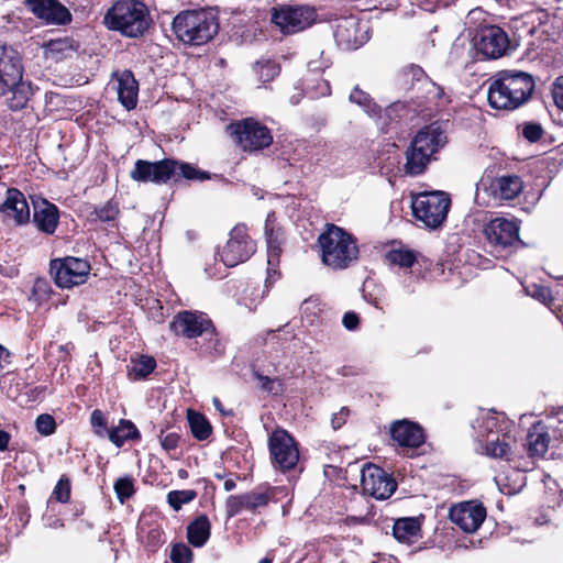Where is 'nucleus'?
Instances as JSON below:
<instances>
[{"instance_id":"60","label":"nucleus","mask_w":563,"mask_h":563,"mask_svg":"<svg viewBox=\"0 0 563 563\" xmlns=\"http://www.w3.org/2000/svg\"><path fill=\"white\" fill-rule=\"evenodd\" d=\"M179 435L175 432L161 437V444L166 451L175 450L178 446Z\"/></svg>"},{"instance_id":"61","label":"nucleus","mask_w":563,"mask_h":563,"mask_svg":"<svg viewBox=\"0 0 563 563\" xmlns=\"http://www.w3.org/2000/svg\"><path fill=\"white\" fill-rule=\"evenodd\" d=\"M350 410L346 407H342L340 411L332 415L331 424L334 430L340 429L346 421Z\"/></svg>"},{"instance_id":"8","label":"nucleus","mask_w":563,"mask_h":563,"mask_svg":"<svg viewBox=\"0 0 563 563\" xmlns=\"http://www.w3.org/2000/svg\"><path fill=\"white\" fill-rule=\"evenodd\" d=\"M227 132L243 151H260L273 143L269 129L253 118L229 124Z\"/></svg>"},{"instance_id":"22","label":"nucleus","mask_w":563,"mask_h":563,"mask_svg":"<svg viewBox=\"0 0 563 563\" xmlns=\"http://www.w3.org/2000/svg\"><path fill=\"white\" fill-rule=\"evenodd\" d=\"M31 200L36 228L45 234H53L59 222L58 208L42 197H31Z\"/></svg>"},{"instance_id":"1","label":"nucleus","mask_w":563,"mask_h":563,"mask_svg":"<svg viewBox=\"0 0 563 563\" xmlns=\"http://www.w3.org/2000/svg\"><path fill=\"white\" fill-rule=\"evenodd\" d=\"M536 81L531 74L505 69L490 79L487 99L496 110L514 111L525 106L532 97Z\"/></svg>"},{"instance_id":"46","label":"nucleus","mask_w":563,"mask_h":563,"mask_svg":"<svg viewBox=\"0 0 563 563\" xmlns=\"http://www.w3.org/2000/svg\"><path fill=\"white\" fill-rule=\"evenodd\" d=\"M176 175H180L189 180H206L210 178L208 172L197 169L188 163H178L176 161Z\"/></svg>"},{"instance_id":"10","label":"nucleus","mask_w":563,"mask_h":563,"mask_svg":"<svg viewBox=\"0 0 563 563\" xmlns=\"http://www.w3.org/2000/svg\"><path fill=\"white\" fill-rule=\"evenodd\" d=\"M268 451L274 470L291 471L299 461V449L294 437L285 429L274 430L268 438Z\"/></svg>"},{"instance_id":"16","label":"nucleus","mask_w":563,"mask_h":563,"mask_svg":"<svg viewBox=\"0 0 563 563\" xmlns=\"http://www.w3.org/2000/svg\"><path fill=\"white\" fill-rule=\"evenodd\" d=\"M486 508L476 500L453 505L449 511L450 520L466 533L476 532L486 518Z\"/></svg>"},{"instance_id":"4","label":"nucleus","mask_w":563,"mask_h":563,"mask_svg":"<svg viewBox=\"0 0 563 563\" xmlns=\"http://www.w3.org/2000/svg\"><path fill=\"white\" fill-rule=\"evenodd\" d=\"M172 29L181 43L201 46L210 42L219 32L218 16L208 10H187L178 13Z\"/></svg>"},{"instance_id":"20","label":"nucleus","mask_w":563,"mask_h":563,"mask_svg":"<svg viewBox=\"0 0 563 563\" xmlns=\"http://www.w3.org/2000/svg\"><path fill=\"white\" fill-rule=\"evenodd\" d=\"M0 213L4 221H12L15 225L29 223L30 207L24 194L18 188H8L3 201L0 202Z\"/></svg>"},{"instance_id":"47","label":"nucleus","mask_w":563,"mask_h":563,"mask_svg":"<svg viewBox=\"0 0 563 563\" xmlns=\"http://www.w3.org/2000/svg\"><path fill=\"white\" fill-rule=\"evenodd\" d=\"M243 499L246 503V509L256 510L268 504L269 496L266 492H250L243 494Z\"/></svg>"},{"instance_id":"39","label":"nucleus","mask_w":563,"mask_h":563,"mask_svg":"<svg viewBox=\"0 0 563 563\" xmlns=\"http://www.w3.org/2000/svg\"><path fill=\"white\" fill-rule=\"evenodd\" d=\"M187 419L191 434L195 439L203 441L210 437L212 427L203 415L192 409H188Z\"/></svg>"},{"instance_id":"13","label":"nucleus","mask_w":563,"mask_h":563,"mask_svg":"<svg viewBox=\"0 0 563 563\" xmlns=\"http://www.w3.org/2000/svg\"><path fill=\"white\" fill-rule=\"evenodd\" d=\"M331 27L336 45L344 51L357 49L368 41L367 29L354 15L335 19Z\"/></svg>"},{"instance_id":"5","label":"nucleus","mask_w":563,"mask_h":563,"mask_svg":"<svg viewBox=\"0 0 563 563\" xmlns=\"http://www.w3.org/2000/svg\"><path fill=\"white\" fill-rule=\"evenodd\" d=\"M318 242L323 264L332 269H345L358 258L360 250L356 239L335 224H327Z\"/></svg>"},{"instance_id":"9","label":"nucleus","mask_w":563,"mask_h":563,"mask_svg":"<svg viewBox=\"0 0 563 563\" xmlns=\"http://www.w3.org/2000/svg\"><path fill=\"white\" fill-rule=\"evenodd\" d=\"M317 11L310 5H278L271 10V21L285 35L296 34L316 23Z\"/></svg>"},{"instance_id":"23","label":"nucleus","mask_w":563,"mask_h":563,"mask_svg":"<svg viewBox=\"0 0 563 563\" xmlns=\"http://www.w3.org/2000/svg\"><path fill=\"white\" fill-rule=\"evenodd\" d=\"M390 437L404 448L417 449L424 443L426 435L423 429L409 420H398L390 426Z\"/></svg>"},{"instance_id":"64","label":"nucleus","mask_w":563,"mask_h":563,"mask_svg":"<svg viewBox=\"0 0 563 563\" xmlns=\"http://www.w3.org/2000/svg\"><path fill=\"white\" fill-rule=\"evenodd\" d=\"M408 75H410L411 79L416 81H420L427 76L424 70L418 65H410L408 68Z\"/></svg>"},{"instance_id":"17","label":"nucleus","mask_w":563,"mask_h":563,"mask_svg":"<svg viewBox=\"0 0 563 563\" xmlns=\"http://www.w3.org/2000/svg\"><path fill=\"white\" fill-rule=\"evenodd\" d=\"M486 240L495 247L506 249L519 243V225L515 219L495 218L484 227Z\"/></svg>"},{"instance_id":"27","label":"nucleus","mask_w":563,"mask_h":563,"mask_svg":"<svg viewBox=\"0 0 563 563\" xmlns=\"http://www.w3.org/2000/svg\"><path fill=\"white\" fill-rule=\"evenodd\" d=\"M413 140L432 156L448 143L446 134L438 123L420 129Z\"/></svg>"},{"instance_id":"15","label":"nucleus","mask_w":563,"mask_h":563,"mask_svg":"<svg viewBox=\"0 0 563 563\" xmlns=\"http://www.w3.org/2000/svg\"><path fill=\"white\" fill-rule=\"evenodd\" d=\"M176 161L165 158L157 162L137 159L130 177L139 183L166 184L176 176Z\"/></svg>"},{"instance_id":"28","label":"nucleus","mask_w":563,"mask_h":563,"mask_svg":"<svg viewBox=\"0 0 563 563\" xmlns=\"http://www.w3.org/2000/svg\"><path fill=\"white\" fill-rule=\"evenodd\" d=\"M32 86L29 81L20 79L16 84L0 87V95L7 96L5 102L12 111L23 109L32 96Z\"/></svg>"},{"instance_id":"6","label":"nucleus","mask_w":563,"mask_h":563,"mask_svg":"<svg viewBox=\"0 0 563 563\" xmlns=\"http://www.w3.org/2000/svg\"><path fill=\"white\" fill-rule=\"evenodd\" d=\"M451 199L444 191H426L417 195L412 202V214L417 221L431 230L440 228L448 217Z\"/></svg>"},{"instance_id":"31","label":"nucleus","mask_w":563,"mask_h":563,"mask_svg":"<svg viewBox=\"0 0 563 563\" xmlns=\"http://www.w3.org/2000/svg\"><path fill=\"white\" fill-rule=\"evenodd\" d=\"M274 213L268 214L266 219L265 224V235H266V242H267V278L265 282V287L268 288L272 284L273 276L276 275V267L279 262V255H280V245L278 241L277 234L274 233L273 228L269 227L271 217H273Z\"/></svg>"},{"instance_id":"50","label":"nucleus","mask_w":563,"mask_h":563,"mask_svg":"<svg viewBox=\"0 0 563 563\" xmlns=\"http://www.w3.org/2000/svg\"><path fill=\"white\" fill-rule=\"evenodd\" d=\"M96 214L102 222L113 221L119 214V205L113 200H109L96 209Z\"/></svg>"},{"instance_id":"21","label":"nucleus","mask_w":563,"mask_h":563,"mask_svg":"<svg viewBox=\"0 0 563 563\" xmlns=\"http://www.w3.org/2000/svg\"><path fill=\"white\" fill-rule=\"evenodd\" d=\"M211 320L203 313L197 311H181L177 313L170 322V330L188 339L201 336L206 331H210Z\"/></svg>"},{"instance_id":"54","label":"nucleus","mask_w":563,"mask_h":563,"mask_svg":"<svg viewBox=\"0 0 563 563\" xmlns=\"http://www.w3.org/2000/svg\"><path fill=\"white\" fill-rule=\"evenodd\" d=\"M90 423L95 433L100 438H108L109 429L107 427V419L102 411L96 409L91 412Z\"/></svg>"},{"instance_id":"36","label":"nucleus","mask_w":563,"mask_h":563,"mask_svg":"<svg viewBox=\"0 0 563 563\" xmlns=\"http://www.w3.org/2000/svg\"><path fill=\"white\" fill-rule=\"evenodd\" d=\"M349 101L358 106L368 117L375 118L380 114L379 106L369 93L355 86L349 95Z\"/></svg>"},{"instance_id":"38","label":"nucleus","mask_w":563,"mask_h":563,"mask_svg":"<svg viewBox=\"0 0 563 563\" xmlns=\"http://www.w3.org/2000/svg\"><path fill=\"white\" fill-rule=\"evenodd\" d=\"M156 367V361L153 356L142 355L136 360H131L128 365V376L132 380H140L147 377Z\"/></svg>"},{"instance_id":"55","label":"nucleus","mask_w":563,"mask_h":563,"mask_svg":"<svg viewBox=\"0 0 563 563\" xmlns=\"http://www.w3.org/2000/svg\"><path fill=\"white\" fill-rule=\"evenodd\" d=\"M242 509H246V503L242 495H232L225 501V511L228 518L236 516Z\"/></svg>"},{"instance_id":"35","label":"nucleus","mask_w":563,"mask_h":563,"mask_svg":"<svg viewBox=\"0 0 563 563\" xmlns=\"http://www.w3.org/2000/svg\"><path fill=\"white\" fill-rule=\"evenodd\" d=\"M76 48V42L70 37L51 40L44 44L45 56L55 60L65 58Z\"/></svg>"},{"instance_id":"62","label":"nucleus","mask_w":563,"mask_h":563,"mask_svg":"<svg viewBox=\"0 0 563 563\" xmlns=\"http://www.w3.org/2000/svg\"><path fill=\"white\" fill-rule=\"evenodd\" d=\"M358 323H360V318L355 312L349 311V312L344 313V316L342 318V324L344 325V328L346 330H349V331L355 330L358 327Z\"/></svg>"},{"instance_id":"19","label":"nucleus","mask_w":563,"mask_h":563,"mask_svg":"<svg viewBox=\"0 0 563 563\" xmlns=\"http://www.w3.org/2000/svg\"><path fill=\"white\" fill-rule=\"evenodd\" d=\"M508 46L507 33L497 25H485L477 33L476 47L487 58L501 57L507 52Z\"/></svg>"},{"instance_id":"59","label":"nucleus","mask_w":563,"mask_h":563,"mask_svg":"<svg viewBox=\"0 0 563 563\" xmlns=\"http://www.w3.org/2000/svg\"><path fill=\"white\" fill-rule=\"evenodd\" d=\"M552 97L554 103L563 110V75L559 76L552 85Z\"/></svg>"},{"instance_id":"30","label":"nucleus","mask_w":563,"mask_h":563,"mask_svg":"<svg viewBox=\"0 0 563 563\" xmlns=\"http://www.w3.org/2000/svg\"><path fill=\"white\" fill-rule=\"evenodd\" d=\"M302 90L310 99L327 97L331 93L330 84L319 75L316 62L308 64V75L302 79Z\"/></svg>"},{"instance_id":"53","label":"nucleus","mask_w":563,"mask_h":563,"mask_svg":"<svg viewBox=\"0 0 563 563\" xmlns=\"http://www.w3.org/2000/svg\"><path fill=\"white\" fill-rule=\"evenodd\" d=\"M36 430L42 435H51L56 430V422L53 416L48 413L40 415L35 420Z\"/></svg>"},{"instance_id":"58","label":"nucleus","mask_w":563,"mask_h":563,"mask_svg":"<svg viewBox=\"0 0 563 563\" xmlns=\"http://www.w3.org/2000/svg\"><path fill=\"white\" fill-rule=\"evenodd\" d=\"M408 114V109H407V104L405 102H401V101H396L391 104H389L386 109H385V115L390 120V121H395V120H398V119H402L404 117H406Z\"/></svg>"},{"instance_id":"32","label":"nucleus","mask_w":563,"mask_h":563,"mask_svg":"<svg viewBox=\"0 0 563 563\" xmlns=\"http://www.w3.org/2000/svg\"><path fill=\"white\" fill-rule=\"evenodd\" d=\"M421 526L417 518L405 517L394 522L393 536L401 543L411 544L420 536Z\"/></svg>"},{"instance_id":"33","label":"nucleus","mask_w":563,"mask_h":563,"mask_svg":"<svg viewBox=\"0 0 563 563\" xmlns=\"http://www.w3.org/2000/svg\"><path fill=\"white\" fill-rule=\"evenodd\" d=\"M211 534V523L206 515H199L187 527V540L195 548H202Z\"/></svg>"},{"instance_id":"24","label":"nucleus","mask_w":563,"mask_h":563,"mask_svg":"<svg viewBox=\"0 0 563 563\" xmlns=\"http://www.w3.org/2000/svg\"><path fill=\"white\" fill-rule=\"evenodd\" d=\"M22 73L20 54L11 46L0 43V87L16 84L22 79Z\"/></svg>"},{"instance_id":"42","label":"nucleus","mask_w":563,"mask_h":563,"mask_svg":"<svg viewBox=\"0 0 563 563\" xmlns=\"http://www.w3.org/2000/svg\"><path fill=\"white\" fill-rule=\"evenodd\" d=\"M254 377L258 380L260 388L273 396H277L283 394L284 391V384L283 382L277 377H269L266 375H263L258 371L254 372Z\"/></svg>"},{"instance_id":"11","label":"nucleus","mask_w":563,"mask_h":563,"mask_svg":"<svg viewBox=\"0 0 563 563\" xmlns=\"http://www.w3.org/2000/svg\"><path fill=\"white\" fill-rule=\"evenodd\" d=\"M87 260L66 256L51 261L49 273L59 288L69 289L86 283L90 273Z\"/></svg>"},{"instance_id":"3","label":"nucleus","mask_w":563,"mask_h":563,"mask_svg":"<svg viewBox=\"0 0 563 563\" xmlns=\"http://www.w3.org/2000/svg\"><path fill=\"white\" fill-rule=\"evenodd\" d=\"M150 12L140 0H117L106 12L103 24L125 37L142 36L150 26Z\"/></svg>"},{"instance_id":"34","label":"nucleus","mask_w":563,"mask_h":563,"mask_svg":"<svg viewBox=\"0 0 563 563\" xmlns=\"http://www.w3.org/2000/svg\"><path fill=\"white\" fill-rule=\"evenodd\" d=\"M141 433L135 424L125 419H121L117 427L109 429L108 439L117 446L121 448L128 440H139Z\"/></svg>"},{"instance_id":"48","label":"nucleus","mask_w":563,"mask_h":563,"mask_svg":"<svg viewBox=\"0 0 563 563\" xmlns=\"http://www.w3.org/2000/svg\"><path fill=\"white\" fill-rule=\"evenodd\" d=\"M544 130L538 122H523L521 124V135L530 143H536L542 139Z\"/></svg>"},{"instance_id":"51","label":"nucleus","mask_w":563,"mask_h":563,"mask_svg":"<svg viewBox=\"0 0 563 563\" xmlns=\"http://www.w3.org/2000/svg\"><path fill=\"white\" fill-rule=\"evenodd\" d=\"M52 291L51 285L45 278H36L32 287V298L37 302L48 299Z\"/></svg>"},{"instance_id":"29","label":"nucleus","mask_w":563,"mask_h":563,"mask_svg":"<svg viewBox=\"0 0 563 563\" xmlns=\"http://www.w3.org/2000/svg\"><path fill=\"white\" fill-rule=\"evenodd\" d=\"M431 158L432 155L424 151L422 146H420L412 139L409 147L406 151V163L404 165V170L407 175L418 176L426 170Z\"/></svg>"},{"instance_id":"12","label":"nucleus","mask_w":563,"mask_h":563,"mask_svg":"<svg viewBox=\"0 0 563 563\" xmlns=\"http://www.w3.org/2000/svg\"><path fill=\"white\" fill-rule=\"evenodd\" d=\"M255 252V243L249 236L245 224H236L229 233V240L218 252L220 261L228 267H234L247 261Z\"/></svg>"},{"instance_id":"45","label":"nucleus","mask_w":563,"mask_h":563,"mask_svg":"<svg viewBox=\"0 0 563 563\" xmlns=\"http://www.w3.org/2000/svg\"><path fill=\"white\" fill-rule=\"evenodd\" d=\"M388 260L391 264L409 268L417 261V256L410 250H393L388 253Z\"/></svg>"},{"instance_id":"25","label":"nucleus","mask_w":563,"mask_h":563,"mask_svg":"<svg viewBox=\"0 0 563 563\" xmlns=\"http://www.w3.org/2000/svg\"><path fill=\"white\" fill-rule=\"evenodd\" d=\"M118 81L117 92L119 102L126 109L133 110L137 104L139 82L129 69L113 73Z\"/></svg>"},{"instance_id":"14","label":"nucleus","mask_w":563,"mask_h":563,"mask_svg":"<svg viewBox=\"0 0 563 563\" xmlns=\"http://www.w3.org/2000/svg\"><path fill=\"white\" fill-rule=\"evenodd\" d=\"M361 486L364 494L384 500L394 494L397 483L385 470L367 463L361 470Z\"/></svg>"},{"instance_id":"43","label":"nucleus","mask_w":563,"mask_h":563,"mask_svg":"<svg viewBox=\"0 0 563 563\" xmlns=\"http://www.w3.org/2000/svg\"><path fill=\"white\" fill-rule=\"evenodd\" d=\"M526 291L529 296L540 301L544 306L549 307L554 311V299L552 297L551 289L543 285L532 284L527 286Z\"/></svg>"},{"instance_id":"7","label":"nucleus","mask_w":563,"mask_h":563,"mask_svg":"<svg viewBox=\"0 0 563 563\" xmlns=\"http://www.w3.org/2000/svg\"><path fill=\"white\" fill-rule=\"evenodd\" d=\"M523 189V183L517 175L497 178L482 177L476 184L475 201L479 206H488L500 201L512 200Z\"/></svg>"},{"instance_id":"40","label":"nucleus","mask_w":563,"mask_h":563,"mask_svg":"<svg viewBox=\"0 0 563 563\" xmlns=\"http://www.w3.org/2000/svg\"><path fill=\"white\" fill-rule=\"evenodd\" d=\"M543 422L551 434L553 445L555 442H563V409L559 410L555 415L548 416Z\"/></svg>"},{"instance_id":"56","label":"nucleus","mask_w":563,"mask_h":563,"mask_svg":"<svg viewBox=\"0 0 563 563\" xmlns=\"http://www.w3.org/2000/svg\"><path fill=\"white\" fill-rule=\"evenodd\" d=\"M56 500H58L59 503H68L69 498H70V482L67 477L65 476H62L55 488H54V492H53Z\"/></svg>"},{"instance_id":"26","label":"nucleus","mask_w":563,"mask_h":563,"mask_svg":"<svg viewBox=\"0 0 563 563\" xmlns=\"http://www.w3.org/2000/svg\"><path fill=\"white\" fill-rule=\"evenodd\" d=\"M551 443H553L551 434L545 428L543 420H541L533 423L529 429L525 446L530 456L541 457L548 452Z\"/></svg>"},{"instance_id":"49","label":"nucleus","mask_w":563,"mask_h":563,"mask_svg":"<svg viewBox=\"0 0 563 563\" xmlns=\"http://www.w3.org/2000/svg\"><path fill=\"white\" fill-rule=\"evenodd\" d=\"M164 542V532L158 526H156L147 531L144 544L148 551L155 552Z\"/></svg>"},{"instance_id":"18","label":"nucleus","mask_w":563,"mask_h":563,"mask_svg":"<svg viewBox=\"0 0 563 563\" xmlns=\"http://www.w3.org/2000/svg\"><path fill=\"white\" fill-rule=\"evenodd\" d=\"M24 5L47 25H65L71 21L70 11L57 0H24Z\"/></svg>"},{"instance_id":"37","label":"nucleus","mask_w":563,"mask_h":563,"mask_svg":"<svg viewBox=\"0 0 563 563\" xmlns=\"http://www.w3.org/2000/svg\"><path fill=\"white\" fill-rule=\"evenodd\" d=\"M201 343L199 346V351L203 355H210V356H220L224 353V344L222 341L218 338V333L213 327V324H210V332L209 330H206L201 334Z\"/></svg>"},{"instance_id":"57","label":"nucleus","mask_w":563,"mask_h":563,"mask_svg":"<svg viewBox=\"0 0 563 563\" xmlns=\"http://www.w3.org/2000/svg\"><path fill=\"white\" fill-rule=\"evenodd\" d=\"M258 74L264 82L273 80L279 74V67L276 63L267 60L263 64L257 63Z\"/></svg>"},{"instance_id":"2","label":"nucleus","mask_w":563,"mask_h":563,"mask_svg":"<svg viewBox=\"0 0 563 563\" xmlns=\"http://www.w3.org/2000/svg\"><path fill=\"white\" fill-rule=\"evenodd\" d=\"M474 437L485 451L494 459L510 461L512 457V423L504 412L494 409H481L472 422Z\"/></svg>"},{"instance_id":"63","label":"nucleus","mask_w":563,"mask_h":563,"mask_svg":"<svg viewBox=\"0 0 563 563\" xmlns=\"http://www.w3.org/2000/svg\"><path fill=\"white\" fill-rule=\"evenodd\" d=\"M301 310L303 313L311 312L313 314H317V311H320L318 299H312V298L306 299L301 303Z\"/></svg>"},{"instance_id":"52","label":"nucleus","mask_w":563,"mask_h":563,"mask_svg":"<svg viewBox=\"0 0 563 563\" xmlns=\"http://www.w3.org/2000/svg\"><path fill=\"white\" fill-rule=\"evenodd\" d=\"M170 560L173 563H191L192 551L185 543H176L172 548Z\"/></svg>"},{"instance_id":"44","label":"nucleus","mask_w":563,"mask_h":563,"mask_svg":"<svg viewBox=\"0 0 563 563\" xmlns=\"http://www.w3.org/2000/svg\"><path fill=\"white\" fill-rule=\"evenodd\" d=\"M113 489L119 501L123 504L135 493L134 479L131 476L120 477L114 482Z\"/></svg>"},{"instance_id":"41","label":"nucleus","mask_w":563,"mask_h":563,"mask_svg":"<svg viewBox=\"0 0 563 563\" xmlns=\"http://www.w3.org/2000/svg\"><path fill=\"white\" fill-rule=\"evenodd\" d=\"M196 497L197 492L194 489L170 490L167 494V503L175 511H179L184 505L189 504Z\"/></svg>"}]
</instances>
